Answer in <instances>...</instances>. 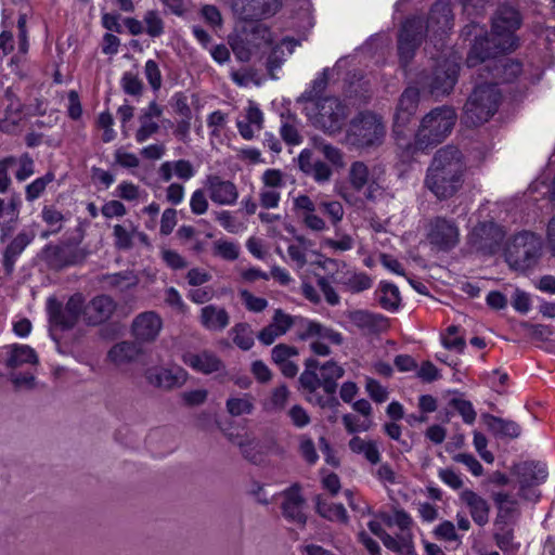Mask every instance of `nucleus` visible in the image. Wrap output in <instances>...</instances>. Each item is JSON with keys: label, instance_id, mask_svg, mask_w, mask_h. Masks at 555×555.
<instances>
[{"label": "nucleus", "instance_id": "32", "mask_svg": "<svg viewBox=\"0 0 555 555\" xmlns=\"http://www.w3.org/2000/svg\"><path fill=\"white\" fill-rule=\"evenodd\" d=\"M199 322L211 332H222L230 324L228 311L216 305H207L201 309Z\"/></svg>", "mask_w": 555, "mask_h": 555}, {"label": "nucleus", "instance_id": "3", "mask_svg": "<svg viewBox=\"0 0 555 555\" xmlns=\"http://www.w3.org/2000/svg\"><path fill=\"white\" fill-rule=\"evenodd\" d=\"M452 21L450 4L444 1H438L433 5L426 26L421 17L408 18L398 38V53L402 65L405 66L413 59L422 41L424 29L434 35L446 34L452 28Z\"/></svg>", "mask_w": 555, "mask_h": 555}, {"label": "nucleus", "instance_id": "25", "mask_svg": "<svg viewBox=\"0 0 555 555\" xmlns=\"http://www.w3.org/2000/svg\"><path fill=\"white\" fill-rule=\"evenodd\" d=\"M115 309L116 304L109 296L100 295L83 304L82 318L88 324L96 325L109 319Z\"/></svg>", "mask_w": 555, "mask_h": 555}, {"label": "nucleus", "instance_id": "35", "mask_svg": "<svg viewBox=\"0 0 555 555\" xmlns=\"http://www.w3.org/2000/svg\"><path fill=\"white\" fill-rule=\"evenodd\" d=\"M20 199L12 197L8 205L0 198V238L3 241L15 228L20 216Z\"/></svg>", "mask_w": 555, "mask_h": 555}, {"label": "nucleus", "instance_id": "18", "mask_svg": "<svg viewBox=\"0 0 555 555\" xmlns=\"http://www.w3.org/2000/svg\"><path fill=\"white\" fill-rule=\"evenodd\" d=\"M293 207L304 227L311 232L323 233L330 229L326 220L317 214V204L308 195L294 197Z\"/></svg>", "mask_w": 555, "mask_h": 555}, {"label": "nucleus", "instance_id": "9", "mask_svg": "<svg viewBox=\"0 0 555 555\" xmlns=\"http://www.w3.org/2000/svg\"><path fill=\"white\" fill-rule=\"evenodd\" d=\"M385 134L386 128L380 117L372 113H361L351 121L346 140L356 147H373L383 143Z\"/></svg>", "mask_w": 555, "mask_h": 555}, {"label": "nucleus", "instance_id": "7", "mask_svg": "<svg viewBox=\"0 0 555 555\" xmlns=\"http://www.w3.org/2000/svg\"><path fill=\"white\" fill-rule=\"evenodd\" d=\"M500 100L496 82L477 85L464 105V124L476 127L487 122L496 113Z\"/></svg>", "mask_w": 555, "mask_h": 555}, {"label": "nucleus", "instance_id": "43", "mask_svg": "<svg viewBox=\"0 0 555 555\" xmlns=\"http://www.w3.org/2000/svg\"><path fill=\"white\" fill-rule=\"evenodd\" d=\"M311 245L308 238L297 236L287 247L289 262L297 269L304 268L307 263V254Z\"/></svg>", "mask_w": 555, "mask_h": 555}, {"label": "nucleus", "instance_id": "26", "mask_svg": "<svg viewBox=\"0 0 555 555\" xmlns=\"http://www.w3.org/2000/svg\"><path fill=\"white\" fill-rule=\"evenodd\" d=\"M348 319L352 325L364 334L383 333L389 327V320L386 317L366 310L351 311Z\"/></svg>", "mask_w": 555, "mask_h": 555}, {"label": "nucleus", "instance_id": "59", "mask_svg": "<svg viewBox=\"0 0 555 555\" xmlns=\"http://www.w3.org/2000/svg\"><path fill=\"white\" fill-rule=\"evenodd\" d=\"M364 380L365 391L375 403H384L388 400L389 391L387 387L370 376H366Z\"/></svg>", "mask_w": 555, "mask_h": 555}, {"label": "nucleus", "instance_id": "31", "mask_svg": "<svg viewBox=\"0 0 555 555\" xmlns=\"http://www.w3.org/2000/svg\"><path fill=\"white\" fill-rule=\"evenodd\" d=\"M4 363L10 369H17L24 364H36L38 357L36 351L27 345H10L2 349Z\"/></svg>", "mask_w": 555, "mask_h": 555}, {"label": "nucleus", "instance_id": "61", "mask_svg": "<svg viewBox=\"0 0 555 555\" xmlns=\"http://www.w3.org/2000/svg\"><path fill=\"white\" fill-rule=\"evenodd\" d=\"M343 424L346 430L350 434L367 431L372 428L373 422L371 418H363L353 415L345 414L343 416Z\"/></svg>", "mask_w": 555, "mask_h": 555}, {"label": "nucleus", "instance_id": "15", "mask_svg": "<svg viewBox=\"0 0 555 555\" xmlns=\"http://www.w3.org/2000/svg\"><path fill=\"white\" fill-rule=\"evenodd\" d=\"M283 0H231L234 14L243 21H258L275 15Z\"/></svg>", "mask_w": 555, "mask_h": 555}, {"label": "nucleus", "instance_id": "8", "mask_svg": "<svg viewBox=\"0 0 555 555\" xmlns=\"http://www.w3.org/2000/svg\"><path fill=\"white\" fill-rule=\"evenodd\" d=\"M541 240L531 232H520L508 240L504 256L509 268L526 271L535 266L541 254Z\"/></svg>", "mask_w": 555, "mask_h": 555}, {"label": "nucleus", "instance_id": "37", "mask_svg": "<svg viewBox=\"0 0 555 555\" xmlns=\"http://www.w3.org/2000/svg\"><path fill=\"white\" fill-rule=\"evenodd\" d=\"M229 440L237 446L242 452V454L253 463L261 462V444L260 442L253 437L251 435L244 434H229Z\"/></svg>", "mask_w": 555, "mask_h": 555}, {"label": "nucleus", "instance_id": "53", "mask_svg": "<svg viewBox=\"0 0 555 555\" xmlns=\"http://www.w3.org/2000/svg\"><path fill=\"white\" fill-rule=\"evenodd\" d=\"M319 208L327 217L330 224L336 229L345 216L343 204L336 199H325L319 203Z\"/></svg>", "mask_w": 555, "mask_h": 555}, {"label": "nucleus", "instance_id": "22", "mask_svg": "<svg viewBox=\"0 0 555 555\" xmlns=\"http://www.w3.org/2000/svg\"><path fill=\"white\" fill-rule=\"evenodd\" d=\"M205 186L209 198L217 205L231 206L238 198V192L235 184L229 180H223L219 176H208Z\"/></svg>", "mask_w": 555, "mask_h": 555}, {"label": "nucleus", "instance_id": "19", "mask_svg": "<svg viewBox=\"0 0 555 555\" xmlns=\"http://www.w3.org/2000/svg\"><path fill=\"white\" fill-rule=\"evenodd\" d=\"M260 180L259 202L261 207L266 209L276 208L281 201V190L285 185L282 171L267 169Z\"/></svg>", "mask_w": 555, "mask_h": 555}, {"label": "nucleus", "instance_id": "13", "mask_svg": "<svg viewBox=\"0 0 555 555\" xmlns=\"http://www.w3.org/2000/svg\"><path fill=\"white\" fill-rule=\"evenodd\" d=\"M271 42L270 29L263 24H255L249 30H243L238 39L232 43V49L241 61L246 62L254 53L270 46Z\"/></svg>", "mask_w": 555, "mask_h": 555}, {"label": "nucleus", "instance_id": "28", "mask_svg": "<svg viewBox=\"0 0 555 555\" xmlns=\"http://www.w3.org/2000/svg\"><path fill=\"white\" fill-rule=\"evenodd\" d=\"M460 501L468 508L474 522L483 527L489 521L490 506L488 501L472 489L460 492Z\"/></svg>", "mask_w": 555, "mask_h": 555}, {"label": "nucleus", "instance_id": "21", "mask_svg": "<svg viewBox=\"0 0 555 555\" xmlns=\"http://www.w3.org/2000/svg\"><path fill=\"white\" fill-rule=\"evenodd\" d=\"M163 328V319L155 311L138 314L131 325L132 335L139 343L154 341Z\"/></svg>", "mask_w": 555, "mask_h": 555}, {"label": "nucleus", "instance_id": "16", "mask_svg": "<svg viewBox=\"0 0 555 555\" xmlns=\"http://www.w3.org/2000/svg\"><path fill=\"white\" fill-rule=\"evenodd\" d=\"M319 369V361L314 358H308L305 362V371L299 377L300 385L307 395V400L315 405L326 406L336 403L334 397L328 395L324 398L318 393L319 388H323V382L317 371Z\"/></svg>", "mask_w": 555, "mask_h": 555}, {"label": "nucleus", "instance_id": "55", "mask_svg": "<svg viewBox=\"0 0 555 555\" xmlns=\"http://www.w3.org/2000/svg\"><path fill=\"white\" fill-rule=\"evenodd\" d=\"M289 397V391L285 385L274 388L270 397L263 402V409L268 412L282 411Z\"/></svg>", "mask_w": 555, "mask_h": 555}, {"label": "nucleus", "instance_id": "62", "mask_svg": "<svg viewBox=\"0 0 555 555\" xmlns=\"http://www.w3.org/2000/svg\"><path fill=\"white\" fill-rule=\"evenodd\" d=\"M140 126L135 132V140L143 143L159 130V125L152 118L139 116Z\"/></svg>", "mask_w": 555, "mask_h": 555}, {"label": "nucleus", "instance_id": "40", "mask_svg": "<svg viewBox=\"0 0 555 555\" xmlns=\"http://www.w3.org/2000/svg\"><path fill=\"white\" fill-rule=\"evenodd\" d=\"M379 306L387 311H397L401 304L399 288L389 282L382 281L375 292Z\"/></svg>", "mask_w": 555, "mask_h": 555}, {"label": "nucleus", "instance_id": "29", "mask_svg": "<svg viewBox=\"0 0 555 555\" xmlns=\"http://www.w3.org/2000/svg\"><path fill=\"white\" fill-rule=\"evenodd\" d=\"M282 512L283 516L295 524L304 526L307 517L304 512L305 500L297 487H291L283 492Z\"/></svg>", "mask_w": 555, "mask_h": 555}, {"label": "nucleus", "instance_id": "2", "mask_svg": "<svg viewBox=\"0 0 555 555\" xmlns=\"http://www.w3.org/2000/svg\"><path fill=\"white\" fill-rule=\"evenodd\" d=\"M465 171L462 153L454 146H446L435 154L424 184L438 199H447L462 189Z\"/></svg>", "mask_w": 555, "mask_h": 555}, {"label": "nucleus", "instance_id": "56", "mask_svg": "<svg viewBox=\"0 0 555 555\" xmlns=\"http://www.w3.org/2000/svg\"><path fill=\"white\" fill-rule=\"evenodd\" d=\"M378 517L387 526H389V527H392V526L398 527L402 531V534H410L408 531L410 530V528L412 526V518L405 512H403V511H395L392 515H388V514L383 513Z\"/></svg>", "mask_w": 555, "mask_h": 555}, {"label": "nucleus", "instance_id": "6", "mask_svg": "<svg viewBox=\"0 0 555 555\" xmlns=\"http://www.w3.org/2000/svg\"><path fill=\"white\" fill-rule=\"evenodd\" d=\"M305 112L317 128L330 134L339 132L350 114L349 107L335 96L308 101Z\"/></svg>", "mask_w": 555, "mask_h": 555}, {"label": "nucleus", "instance_id": "17", "mask_svg": "<svg viewBox=\"0 0 555 555\" xmlns=\"http://www.w3.org/2000/svg\"><path fill=\"white\" fill-rule=\"evenodd\" d=\"M459 229L451 220L438 217L429 223L427 238L438 249L453 248L459 242Z\"/></svg>", "mask_w": 555, "mask_h": 555}, {"label": "nucleus", "instance_id": "51", "mask_svg": "<svg viewBox=\"0 0 555 555\" xmlns=\"http://www.w3.org/2000/svg\"><path fill=\"white\" fill-rule=\"evenodd\" d=\"M104 280L107 286L120 292L129 291L139 283L138 276L131 271L109 274Z\"/></svg>", "mask_w": 555, "mask_h": 555}, {"label": "nucleus", "instance_id": "1", "mask_svg": "<svg viewBox=\"0 0 555 555\" xmlns=\"http://www.w3.org/2000/svg\"><path fill=\"white\" fill-rule=\"evenodd\" d=\"M519 12L512 7H501L493 20L490 36L485 34L483 26L472 23L462 30L465 38L474 37L473 47L467 56L469 67L477 66L499 54L512 51L516 47L515 31L520 27Z\"/></svg>", "mask_w": 555, "mask_h": 555}, {"label": "nucleus", "instance_id": "52", "mask_svg": "<svg viewBox=\"0 0 555 555\" xmlns=\"http://www.w3.org/2000/svg\"><path fill=\"white\" fill-rule=\"evenodd\" d=\"M233 343L242 350H249L254 346V334L246 323H237L230 330Z\"/></svg>", "mask_w": 555, "mask_h": 555}, {"label": "nucleus", "instance_id": "27", "mask_svg": "<svg viewBox=\"0 0 555 555\" xmlns=\"http://www.w3.org/2000/svg\"><path fill=\"white\" fill-rule=\"evenodd\" d=\"M34 238L35 233L33 231L22 230L7 245L2 253V266L7 274H11L14 271L18 257Z\"/></svg>", "mask_w": 555, "mask_h": 555}, {"label": "nucleus", "instance_id": "33", "mask_svg": "<svg viewBox=\"0 0 555 555\" xmlns=\"http://www.w3.org/2000/svg\"><path fill=\"white\" fill-rule=\"evenodd\" d=\"M472 236L478 248L492 251L502 241L503 231L493 222L481 223L474 229Z\"/></svg>", "mask_w": 555, "mask_h": 555}, {"label": "nucleus", "instance_id": "42", "mask_svg": "<svg viewBox=\"0 0 555 555\" xmlns=\"http://www.w3.org/2000/svg\"><path fill=\"white\" fill-rule=\"evenodd\" d=\"M321 378L323 382V390L330 397L336 391V380L344 376L345 370L334 361H326L322 365L319 364Z\"/></svg>", "mask_w": 555, "mask_h": 555}, {"label": "nucleus", "instance_id": "57", "mask_svg": "<svg viewBox=\"0 0 555 555\" xmlns=\"http://www.w3.org/2000/svg\"><path fill=\"white\" fill-rule=\"evenodd\" d=\"M489 427L499 435L517 438L520 435V427L512 421H505L500 417L492 416L489 421Z\"/></svg>", "mask_w": 555, "mask_h": 555}, {"label": "nucleus", "instance_id": "30", "mask_svg": "<svg viewBox=\"0 0 555 555\" xmlns=\"http://www.w3.org/2000/svg\"><path fill=\"white\" fill-rule=\"evenodd\" d=\"M114 245L117 249L128 250L133 247L135 238L143 243H147V236L140 232L132 221H126L121 224L113 227Z\"/></svg>", "mask_w": 555, "mask_h": 555}, {"label": "nucleus", "instance_id": "63", "mask_svg": "<svg viewBox=\"0 0 555 555\" xmlns=\"http://www.w3.org/2000/svg\"><path fill=\"white\" fill-rule=\"evenodd\" d=\"M456 463L463 464L475 477L483 474V467L479 461L470 453L461 452L452 456Z\"/></svg>", "mask_w": 555, "mask_h": 555}, {"label": "nucleus", "instance_id": "46", "mask_svg": "<svg viewBox=\"0 0 555 555\" xmlns=\"http://www.w3.org/2000/svg\"><path fill=\"white\" fill-rule=\"evenodd\" d=\"M241 247L237 242L228 238H218L212 243V256L225 261H234L238 258Z\"/></svg>", "mask_w": 555, "mask_h": 555}, {"label": "nucleus", "instance_id": "10", "mask_svg": "<svg viewBox=\"0 0 555 555\" xmlns=\"http://www.w3.org/2000/svg\"><path fill=\"white\" fill-rule=\"evenodd\" d=\"M348 183L354 192L362 193L370 202L380 199L385 193L382 170L376 166L370 168L361 160L350 165Z\"/></svg>", "mask_w": 555, "mask_h": 555}, {"label": "nucleus", "instance_id": "47", "mask_svg": "<svg viewBox=\"0 0 555 555\" xmlns=\"http://www.w3.org/2000/svg\"><path fill=\"white\" fill-rule=\"evenodd\" d=\"M317 512L320 516L331 521L344 524L348 521V514L343 504L330 503L325 500L318 499Z\"/></svg>", "mask_w": 555, "mask_h": 555}, {"label": "nucleus", "instance_id": "11", "mask_svg": "<svg viewBox=\"0 0 555 555\" xmlns=\"http://www.w3.org/2000/svg\"><path fill=\"white\" fill-rule=\"evenodd\" d=\"M459 69L457 60L446 59L440 61L430 74L422 76L418 83L436 98L447 95L457 81Z\"/></svg>", "mask_w": 555, "mask_h": 555}, {"label": "nucleus", "instance_id": "45", "mask_svg": "<svg viewBox=\"0 0 555 555\" xmlns=\"http://www.w3.org/2000/svg\"><path fill=\"white\" fill-rule=\"evenodd\" d=\"M138 356V348L133 343L121 341L116 344L108 351V359L115 365H124L134 360Z\"/></svg>", "mask_w": 555, "mask_h": 555}, {"label": "nucleus", "instance_id": "34", "mask_svg": "<svg viewBox=\"0 0 555 555\" xmlns=\"http://www.w3.org/2000/svg\"><path fill=\"white\" fill-rule=\"evenodd\" d=\"M493 501L498 508L495 524H508L519 514L518 500L504 491L494 493Z\"/></svg>", "mask_w": 555, "mask_h": 555}, {"label": "nucleus", "instance_id": "12", "mask_svg": "<svg viewBox=\"0 0 555 555\" xmlns=\"http://www.w3.org/2000/svg\"><path fill=\"white\" fill-rule=\"evenodd\" d=\"M82 308L81 294L73 295L64 307L55 298L50 297L47 300V311L51 328L61 331L73 328L82 317Z\"/></svg>", "mask_w": 555, "mask_h": 555}, {"label": "nucleus", "instance_id": "48", "mask_svg": "<svg viewBox=\"0 0 555 555\" xmlns=\"http://www.w3.org/2000/svg\"><path fill=\"white\" fill-rule=\"evenodd\" d=\"M340 284L351 293H360L372 287V279L364 272H348L340 279Z\"/></svg>", "mask_w": 555, "mask_h": 555}, {"label": "nucleus", "instance_id": "64", "mask_svg": "<svg viewBox=\"0 0 555 555\" xmlns=\"http://www.w3.org/2000/svg\"><path fill=\"white\" fill-rule=\"evenodd\" d=\"M240 297L246 309L251 312H261L268 307L266 298L257 297L247 289H241Z\"/></svg>", "mask_w": 555, "mask_h": 555}, {"label": "nucleus", "instance_id": "44", "mask_svg": "<svg viewBox=\"0 0 555 555\" xmlns=\"http://www.w3.org/2000/svg\"><path fill=\"white\" fill-rule=\"evenodd\" d=\"M335 230V236L334 237H324L321 241V246L323 248H327L334 253H345L348 250H351L354 247V240L353 237L343 232L339 227H337Z\"/></svg>", "mask_w": 555, "mask_h": 555}, {"label": "nucleus", "instance_id": "38", "mask_svg": "<svg viewBox=\"0 0 555 555\" xmlns=\"http://www.w3.org/2000/svg\"><path fill=\"white\" fill-rule=\"evenodd\" d=\"M262 112L256 104L250 102L246 108V119L237 121V129L244 139L250 140L254 138L256 131L258 132L262 129Z\"/></svg>", "mask_w": 555, "mask_h": 555}, {"label": "nucleus", "instance_id": "49", "mask_svg": "<svg viewBox=\"0 0 555 555\" xmlns=\"http://www.w3.org/2000/svg\"><path fill=\"white\" fill-rule=\"evenodd\" d=\"M142 21L149 37L158 38L165 34V21L158 10H147Z\"/></svg>", "mask_w": 555, "mask_h": 555}, {"label": "nucleus", "instance_id": "58", "mask_svg": "<svg viewBox=\"0 0 555 555\" xmlns=\"http://www.w3.org/2000/svg\"><path fill=\"white\" fill-rule=\"evenodd\" d=\"M54 180V175L52 172H47L44 176L37 178L31 183H29L25 189L26 201L34 202L44 192L48 184H50Z\"/></svg>", "mask_w": 555, "mask_h": 555}, {"label": "nucleus", "instance_id": "36", "mask_svg": "<svg viewBox=\"0 0 555 555\" xmlns=\"http://www.w3.org/2000/svg\"><path fill=\"white\" fill-rule=\"evenodd\" d=\"M311 152L308 150L301 151L298 156L299 168L307 175H310L317 182H326L332 176L331 168L323 162L311 160Z\"/></svg>", "mask_w": 555, "mask_h": 555}, {"label": "nucleus", "instance_id": "5", "mask_svg": "<svg viewBox=\"0 0 555 555\" xmlns=\"http://www.w3.org/2000/svg\"><path fill=\"white\" fill-rule=\"evenodd\" d=\"M456 113L450 106H440L431 109L421 120L415 134L414 149L424 151L441 143L452 131Z\"/></svg>", "mask_w": 555, "mask_h": 555}, {"label": "nucleus", "instance_id": "50", "mask_svg": "<svg viewBox=\"0 0 555 555\" xmlns=\"http://www.w3.org/2000/svg\"><path fill=\"white\" fill-rule=\"evenodd\" d=\"M225 406L228 413L232 416L248 415L254 410V398L248 393L230 397L227 400Z\"/></svg>", "mask_w": 555, "mask_h": 555}, {"label": "nucleus", "instance_id": "4", "mask_svg": "<svg viewBox=\"0 0 555 555\" xmlns=\"http://www.w3.org/2000/svg\"><path fill=\"white\" fill-rule=\"evenodd\" d=\"M272 324L280 334H286L291 327H297V336L300 340H309L310 350L321 357L330 356L331 345L339 346L343 344V335L323 324L300 318L293 317L278 309L274 311Z\"/></svg>", "mask_w": 555, "mask_h": 555}, {"label": "nucleus", "instance_id": "54", "mask_svg": "<svg viewBox=\"0 0 555 555\" xmlns=\"http://www.w3.org/2000/svg\"><path fill=\"white\" fill-rule=\"evenodd\" d=\"M116 196L127 202H145L147 198V193L142 190L139 185L129 182L122 181L116 188Z\"/></svg>", "mask_w": 555, "mask_h": 555}, {"label": "nucleus", "instance_id": "60", "mask_svg": "<svg viewBox=\"0 0 555 555\" xmlns=\"http://www.w3.org/2000/svg\"><path fill=\"white\" fill-rule=\"evenodd\" d=\"M41 218L53 232H59L65 220V216L53 206H44L41 210Z\"/></svg>", "mask_w": 555, "mask_h": 555}, {"label": "nucleus", "instance_id": "41", "mask_svg": "<svg viewBox=\"0 0 555 555\" xmlns=\"http://www.w3.org/2000/svg\"><path fill=\"white\" fill-rule=\"evenodd\" d=\"M487 69H490L489 65H487ZM519 73H521L520 64L508 57L499 59L491 67V76L498 79L496 82H512Z\"/></svg>", "mask_w": 555, "mask_h": 555}, {"label": "nucleus", "instance_id": "24", "mask_svg": "<svg viewBox=\"0 0 555 555\" xmlns=\"http://www.w3.org/2000/svg\"><path fill=\"white\" fill-rule=\"evenodd\" d=\"M145 376L151 385L170 389L182 386L188 378V373L179 366L172 369L153 367L146 371Z\"/></svg>", "mask_w": 555, "mask_h": 555}, {"label": "nucleus", "instance_id": "20", "mask_svg": "<svg viewBox=\"0 0 555 555\" xmlns=\"http://www.w3.org/2000/svg\"><path fill=\"white\" fill-rule=\"evenodd\" d=\"M420 102V91L417 88L409 87L401 94L395 115L393 133L399 140L403 134L405 126L417 111Z\"/></svg>", "mask_w": 555, "mask_h": 555}, {"label": "nucleus", "instance_id": "14", "mask_svg": "<svg viewBox=\"0 0 555 555\" xmlns=\"http://www.w3.org/2000/svg\"><path fill=\"white\" fill-rule=\"evenodd\" d=\"M520 485L521 496L531 502H537L540 493L537 486L544 482L547 477L546 466L539 462H525L515 468Z\"/></svg>", "mask_w": 555, "mask_h": 555}, {"label": "nucleus", "instance_id": "23", "mask_svg": "<svg viewBox=\"0 0 555 555\" xmlns=\"http://www.w3.org/2000/svg\"><path fill=\"white\" fill-rule=\"evenodd\" d=\"M182 361L195 372L206 375L224 369L222 360L210 350H202L199 352L188 351L182 356Z\"/></svg>", "mask_w": 555, "mask_h": 555}, {"label": "nucleus", "instance_id": "39", "mask_svg": "<svg viewBox=\"0 0 555 555\" xmlns=\"http://www.w3.org/2000/svg\"><path fill=\"white\" fill-rule=\"evenodd\" d=\"M348 447L352 453L362 455L373 465L380 461L379 446L375 440L354 436L349 440Z\"/></svg>", "mask_w": 555, "mask_h": 555}]
</instances>
